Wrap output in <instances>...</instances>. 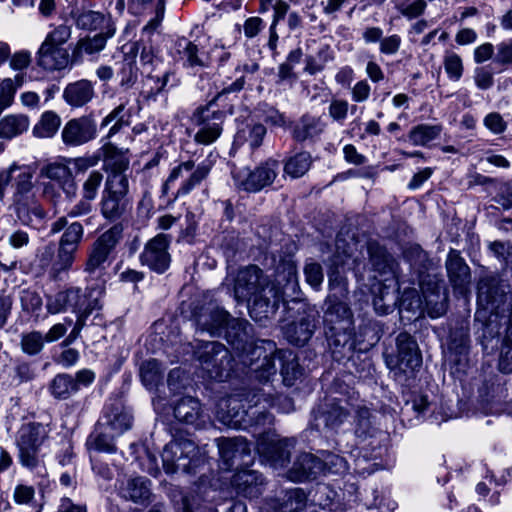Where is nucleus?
I'll use <instances>...</instances> for the list:
<instances>
[{
  "instance_id": "5fc2aeb1",
  "label": "nucleus",
  "mask_w": 512,
  "mask_h": 512,
  "mask_svg": "<svg viewBox=\"0 0 512 512\" xmlns=\"http://www.w3.org/2000/svg\"><path fill=\"white\" fill-rule=\"evenodd\" d=\"M322 465L324 466V471L322 474H343L348 469V462L345 458L340 455L323 451L321 452V457H319Z\"/></svg>"
},
{
  "instance_id": "6ab92c4d",
  "label": "nucleus",
  "mask_w": 512,
  "mask_h": 512,
  "mask_svg": "<svg viewBox=\"0 0 512 512\" xmlns=\"http://www.w3.org/2000/svg\"><path fill=\"white\" fill-rule=\"evenodd\" d=\"M369 262L374 271L373 278L378 282L395 281V262L393 258L375 241L368 243Z\"/></svg>"
},
{
  "instance_id": "58836bf2",
  "label": "nucleus",
  "mask_w": 512,
  "mask_h": 512,
  "mask_svg": "<svg viewBox=\"0 0 512 512\" xmlns=\"http://www.w3.org/2000/svg\"><path fill=\"white\" fill-rule=\"evenodd\" d=\"M67 309L80 315L81 313L91 314L94 310L100 309L98 298H91L82 293L80 288L71 287L64 291Z\"/></svg>"
},
{
  "instance_id": "338daca9",
  "label": "nucleus",
  "mask_w": 512,
  "mask_h": 512,
  "mask_svg": "<svg viewBox=\"0 0 512 512\" xmlns=\"http://www.w3.org/2000/svg\"><path fill=\"white\" fill-rule=\"evenodd\" d=\"M304 275L306 282L312 288L319 289L324 279L323 269L319 263L313 260L307 261L304 267Z\"/></svg>"
},
{
  "instance_id": "864d4df0",
  "label": "nucleus",
  "mask_w": 512,
  "mask_h": 512,
  "mask_svg": "<svg viewBox=\"0 0 512 512\" xmlns=\"http://www.w3.org/2000/svg\"><path fill=\"white\" fill-rule=\"evenodd\" d=\"M76 383L69 374H58L51 382L50 390L54 397L58 399H67L76 393Z\"/></svg>"
},
{
  "instance_id": "5701e85b",
  "label": "nucleus",
  "mask_w": 512,
  "mask_h": 512,
  "mask_svg": "<svg viewBox=\"0 0 512 512\" xmlns=\"http://www.w3.org/2000/svg\"><path fill=\"white\" fill-rule=\"evenodd\" d=\"M324 471V466L319 457L308 452H301L297 455L292 467L288 471V478L291 481H304L315 479Z\"/></svg>"
},
{
  "instance_id": "ea45409f",
  "label": "nucleus",
  "mask_w": 512,
  "mask_h": 512,
  "mask_svg": "<svg viewBox=\"0 0 512 512\" xmlns=\"http://www.w3.org/2000/svg\"><path fill=\"white\" fill-rule=\"evenodd\" d=\"M326 124L321 117L303 115L294 125L293 137L297 141H305L318 137L324 131Z\"/></svg>"
},
{
  "instance_id": "c85d7f7f",
  "label": "nucleus",
  "mask_w": 512,
  "mask_h": 512,
  "mask_svg": "<svg viewBox=\"0 0 512 512\" xmlns=\"http://www.w3.org/2000/svg\"><path fill=\"white\" fill-rule=\"evenodd\" d=\"M326 335L329 349L333 358L337 361L349 357L357 348L356 340L352 335V329H327Z\"/></svg>"
},
{
  "instance_id": "de8ad7c7",
  "label": "nucleus",
  "mask_w": 512,
  "mask_h": 512,
  "mask_svg": "<svg viewBox=\"0 0 512 512\" xmlns=\"http://www.w3.org/2000/svg\"><path fill=\"white\" fill-rule=\"evenodd\" d=\"M443 130L442 125L419 124L413 127L408 135L410 142L415 146H426L436 140Z\"/></svg>"
},
{
  "instance_id": "6e6552de",
  "label": "nucleus",
  "mask_w": 512,
  "mask_h": 512,
  "mask_svg": "<svg viewBox=\"0 0 512 512\" xmlns=\"http://www.w3.org/2000/svg\"><path fill=\"white\" fill-rule=\"evenodd\" d=\"M194 356L199 362L200 369L209 379L222 381L234 370L232 356L220 342H200L194 351Z\"/></svg>"
},
{
  "instance_id": "4d7b16f0",
  "label": "nucleus",
  "mask_w": 512,
  "mask_h": 512,
  "mask_svg": "<svg viewBox=\"0 0 512 512\" xmlns=\"http://www.w3.org/2000/svg\"><path fill=\"white\" fill-rule=\"evenodd\" d=\"M105 193L128 198L129 180L126 174H109L105 182Z\"/></svg>"
},
{
  "instance_id": "c9c22d12",
  "label": "nucleus",
  "mask_w": 512,
  "mask_h": 512,
  "mask_svg": "<svg viewBox=\"0 0 512 512\" xmlns=\"http://www.w3.org/2000/svg\"><path fill=\"white\" fill-rule=\"evenodd\" d=\"M103 166L109 174H126L130 160L122 150L111 143H106L101 148Z\"/></svg>"
},
{
  "instance_id": "2f4dec72",
  "label": "nucleus",
  "mask_w": 512,
  "mask_h": 512,
  "mask_svg": "<svg viewBox=\"0 0 512 512\" xmlns=\"http://www.w3.org/2000/svg\"><path fill=\"white\" fill-rule=\"evenodd\" d=\"M274 367H276V361L280 363V374L283 378L285 386H293L297 379H299L303 370L299 365L296 355L291 350H278L273 355Z\"/></svg>"
},
{
  "instance_id": "680f3d73",
  "label": "nucleus",
  "mask_w": 512,
  "mask_h": 512,
  "mask_svg": "<svg viewBox=\"0 0 512 512\" xmlns=\"http://www.w3.org/2000/svg\"><path fill=\"white\" fill-rule=\"evenodd\" d=\"M103 174L98 170H93L89 173L87 179L82 185V195L87 199H96L98 190L103 182Z\"/></svg>"
},
{
  "instance_id": "0eeeda50",
  "label": "nucleus",
  "mask_w": 512,
  "mask_h": 512,
  "mask_svg": "<svg viewBox=\"0 0 512 512\" xmlns=\"http://www.w3.org/2000/svg\"><path fill=\"white\" fill-rule=\"evenodd\" d=\"M49 433V427L38 422H26L20 426L15 436V446L22 467L36 471L44 466L41 449Z\"/></svg>"
},
{
  "instance_id": "e433bc0d",
  "label": "nucleus",
  "mask_w": 512,
  "mask_h": 512,
  "mask_svg": "<svg viewBox=\"0 0 512 512\" xmlns=\"http://www.w3.org/2000/svg\"><path fill=\"white\" fill-rule=\"evenodd\" d=\"M40 175L57 182L67 196H75L76 184L71 178L68 166L61 163H49L41 168Z\"/></svg>"
},
{
  "instance_id": "a211bd4d",
  "label": "nucleus",
  "mask_w": 512,
  "mask_h": 512,
  "mask_svg": "<svg viewBox=\"0 0 512 512\" xmlns=\"http://www.w3.org/2000/svg\"><path fill=\"white\" fill-rule=\"evenodd\" d=\"M97 127L89 117H79L69 120L63 127L61 137L68 146H80L96 137Z\"/></svg>"
},
{
  "instance_id": "412c9836",
  "label": "nucleus",
  "mask_w": 512,
  "mask_h": 512,
  "mask_svg": "<svg viewBox=\"0 0 512 512\" xmlns=\"http://www.w3.org/2000/svg\"><path fill=\"white\" fill-rule=\"evenodd\" d=\"M327 308L324 312V325L326 329L350 330L353 328V315L345 302L339 301L334 295L326 300Z\"/></svg>"
},
{
  "instance_id": "1a4fd4ad",
  "label": "nucleus",
  "mask_w": 512,
  "mask_h": 512,
  "mask_svg": "<svg viewBox=\"0 0 512 512\" xmlns=\"http://www.w3.org/2000/svg\"><path fill=\"white\" fill-rule=\"evenodd\" d=\"M163 468L168 474L182 471L191 473L204 463V455L189 439H179L165 445L162 452Z\"/></svg>"
},
{
  "instance_id": "9b49d317",
  "label": "nucleus",
  "mask_w": 512,
  "mask_h": 512,
  "mask_svg": "<svg viewBox=\"0 0 512 512\" xmlns=\"http://www.w3.org/2000/svg\"><path fill=\"white\" fill-rule=\"evenodd\" d=\"M397 355L386 356L387 366L395 375H413L422 365V356L417 342L408 333H400L396 338Z\"/></svg>"
},
{
  "instance_id": "8fccbe9b",
  "label": "nucleus",
  "mask_w": 512,
  "mask_h": 512,
  "mask_svg": "<svg viewBox=\"0 0 512 512\" xmlns=\"http://www.w3.org/2000/svg\"><path fill=\"white\" fill-rule=\"evenodd\" d=\"M60 124L61 119L55 112L45 111L33 127L32 133L37 138H51L58 131Z\"/></svg>"
},
{
  "instance_id": "13d9d810",
  "label": "nucleus",
  "mask_w": 512,
  "mask_h": 512,
  "mask_svg": "<svg viewBox=\"0 0 512 512\" xmlns=\"http://www.w3.org/2000/svg\"><path fill=\"white\" fill-rule=\"evenodd\" d=\"M443 65L448 78L452 81H459L463 75L464 67L462 58L455 52H446Z\"/></svg>"
},
{
  "instance_id": "c756f323",
  "label": "nucleus",
  "mask_w": 512,
  "mask_h": 512,
  "mask_svg": "<svg viewBox=\"0 0 512 512\" xmlns=\"http://www.w3.org/2000/svg\"><path fill=\"white\" fill-rule=\"evenodd\" d=\"M233 487L239 495L247 498L258 497L263 492L264 479L254 470H241L234 474Z\"/></svg>"
},
{
  "instance_id": "bf43d9fd",
  "label": "nucleus",
  "mask_w": 512,
  "mask_h": 512,
  "mask_svg": "<svg viewBox=\"0 0 512 512\" xmlns=\"http://www.w3.org/2000/svg\"><path fill=\"white\" fill-rule=\"evenodd\" d=\"M355 412V434L359 438H366L373 430L370 410L366 407H358Z\"/></svg>"
},
{
  "instance_id": "79ce46f5",
  "label": "nucleus",
  "mask_w": 512,
  "mask_h": 512,
  "mask_svg": "<svg viewBox=\"0 0 512 512\" xmlns=\"http://www.w3.org/2000/svg\"><path fill=\"white\" fill-rule=\"evenodd\" d=\"M29 119L25 115L10 114L0 120V139H12L28 130Z\"/></svg>"
},
{
  "instance_id": "4468645a",
  "label": "nucleus",
  "mask_w": 512,
  "mask_h": 512,
  "mask_svg": "<svg viewBox=\"0 0 512 512\" xmlns=\"http://www.w3.org/2000/svg\"><path fill=\"white\" fill-rule=\"evenodd\" d=\"M122 229L113 226L102 233L92 244L84 271L89 274L101 273L106 268L108 257L121 238Z\"/></svg>"
},
{
  "instance_id": "2eb2a0df",
  "label": "nucleus",
  "mask_w": 512,
  "mask_h": 512,
  "mask_svg": "<svg viewBox=\"0 0 512 512\" xmlns=\"http://www.w3.org/2000/svg\"><path fill=\"white\" fill-rule=\"evenodd\" d=\"M169 244L170 237L167 234H157L145 244L139 255L140 263L158 274L164 273L171 262L168 252Z\"/></svg>"
},
{
  "instance_id": "f257e3e1",
  "label": "nucleus",
  "mask_w": 512,
  "mask_h": 512,
  "mask_svg": "<svg viewBox=\"0 0 512 512\" xmlns=\"http://www.w3.org/2000/svg\"><path fill=\"white\" fill-rule=\"evenodd\" d=\"M242 395L222 398L216 406V418L223 425L233 429L248 430L256 438V450L274 468H283L289 463L293 438H281L270 428L273 416L268 409L277 407L283 413L294 410L292 400L287 396H274L270 390L253 388Z\"/></svg>"
},
{
  "instance_id": "473e14b6",
  "label": "nucleus",
  "mask_w": 512,
  "mask_h": 512,
  "mask_svg": "<svg viewBox=\"0 0 512 512\" xmlns=\"http://www.w3.org/2000/svg\"><path fill=\"white\" fill-rule=\"evenodd\" d=\"M120 495L122 498L137 504H148L152 495L151 482L144 477L128 479L120 487Z\"/></svg>"
},
{
  "instance_id": "f704fd0d",
  "label": "nucleus",
  "mask_w": 512,
  "mask_h": 512,
  "mask_svg": "<svg viewBox=\"0 0 512 512\" xmlns=\"http://www.w3.org/2000/svg\"><path fill=\"white\" fill-rule=\"evenodd\" d=\"M307 505V495L301 488L285 491L282 498L268 503V510L273 512H300Z\"/></svg>"
},
{
  "instance_id": "69168bd1",
  "label": "nucleus",
  "mask_w": 512,
  "mask_h": 512,
  "mask_svg": "<svg viewBox=\"0 0 512 512\" xmlns=\"http://www.w3.org/2000/svg\"><path fill=\"white\" fill-rule=\"evenodd\" d=\"M404 257L410 263V265L419 273L426 267L428 256L426 252L419 246H410L404 252Z\"/></svg>"
},
{
  "instance_id": "393cba45",
  "label": "nucleus",
  "mask_w": 512,
  "mask_h": 512,
  "mask_svg": "<svg viewBox=\"0 0 512 512\" xmlns=\"http://www.w3.org/2000/svg\"><path fill=\"white\" fill-rule=\"evenodd\" d=\"M115 33L113 24L107 25V31H101L93 37H85L78 40L71 54V63L79 64L82 62L83 54L92 55L102 51L108 38H111Z\"/></svg>"
},
{
  "instance_id": "4be33fe9",
  "label": "nucleus",
  "mask_w": 512,
  "mask_h": 512,
  "mask_svg": "<svg viewBox=\"0 0 512 512\" xmlns=\"http://www.w3.org/2000/svg\"><path fill=\"white\" fill-rule=\"evenodd\" d=\"M176 51L183 67L194 72L208 67L209 56L204 49L199 48L187 38H180L176 42Z\"/></svg>"
},
{
  "instance_id": "49530a36",
  "label": "nucleus",
  "mask_w": 512,
  "mask_h": 512,
  "mask_svg": "<svg viewBox=\"0 0 512 512\" xmlns=\"http://www.w3.org/2000/svg\"><path fill=\"white\" fill-rule=\"evenodd\" d=\"M131 113L126 108V103H120L115 107L101 122L100 128H104L113 123L110 127L107 138H111L118 133L124 126L130 124Z\"/></svg>"
},
{
  "instance_id": "7c9ffc66",
  "label": "nucleus",
  "mask_w": 512,
  "mask_h": 512,
  "mask_svg": "<svg viewBox=\"0 0 512 512\" xmlns=\"http://www.w3.org/2000/svg\"><path fill=\"white\" fill-rule=\"evenodd\" d=\"M175 418L182 423L193 425L196 428L205 423V415L198 399L187 396L181 398L173 409Z\"/></svg>"
},
{
  "instance_id": "39448f33",
  "label": "nucleus",
  "mask_w": 512,
  "mask_h": 512,
  "mask_svg": "<svg viewBox=\"0 0 512 512\" xmlns=\"http://www.w3.org/2000/svg\"><path fill=\"white\" fill-rule=\"evenodd\" d=\"M245 77L242 75L233 83L224 87L215 99L204 106L197 107L191 115V124L197 128L194 141L200 145L214 143L222 134L225 112L216 107L215 101L220 95L238 92L243 89Z\"/></svg>"
},
{
  "instance_id": "9d476101",
  "label": "nucleus",
  "mask_w": 512,
  "mask_h": 512,
  "mask_svg": "<svg viewBox=\"0 0 512 512\" xmlns=\"http://www.w3.org/2000/svg\"><path fill=\"white\" fill-rule=\"evenodd\" d=\"M211 168L212 163L208 160L202 161L197 166L192 160L181 162L171 170L164 183V188L168 189L175 183V181L182 179L177 190V195H188L208 177Z\"/></svg>"
},
{
  "instance_id": "aec40b11",
  "label": "nucleus",
  "mask_w": 512,
  "mask_h": 512,
  "mask_svg": "<svg viewBox=\"0 0 512 512\" xmlns=\"http://www.w3.org/2000/svg\"><path fill=\"white\" fill-rule=\"evenodd\" d=\"M132 419L130 412L120 402L116 401L104 407L103 415L98 422L100 428L106 427L114 435L120 436L130 429Z\"/></svg>"
},
{
  "instance_id": "a18cd8bd",
  "label": "nucleus",
  "mask_w": 512,
  "mask_h": 512,
  "mask_svg": "<svg viewBox=\"0 0 512 512\" xmlns=\"http://www.w3.org/2000/svg\"><path fill=\"white\" fill-rule=\"evenodd\" d=\"M115 437H118V435H114L112 431L106 427L100 428L98 423L96 430L89 436L87 445L89 449H93L98 452L115 453Z\"/></svg>"
},
{
  "instance_id": "4c0bfd02",
  "label": "nucleus",
  "mask_w": 512,
  "mask_h": 512,
  "mask_svg": "<svg viewBox=\"0 0 512 512\" xmlns=\"http://www.w3.org/2000/svg\"><path fill=\"white\" fill-rule=\"evenodd\" d=\"M314 329L315 319L310 316H304L297 321L287 324L284 327V335L290 343L302 346L312 337Z\"/></svg>"
},
{
  "instance_id": "dca6fc26",
  "label": "nucleus",
  "mask_w": 512,
  "mask_h": 512,
  "mask_svg": "<svg viewBox=\"0 0 512 512\" xmlns=\"http://www.w3.org/2000/svg\"><path fill=\"white\" fill-rule=\"evenodd\" d=\"M279 166L278 161L268 160L253 171H238L234 178L241 189L248 192H258L273 183L278 174Z\"/></svg>"
},
{
  "instance_id": "f3484780",
  "label": "nucleus",
  "mask_w": 512,
  "mask_h": 512,
  "mask_svg": "<svg viewBox=\"0 0 512 512\" xmlns=\"http://www.w3.org/2000/svg\"><path fill=\"white\" fill-rule=\"evenodd\" d=\"M193 317L198 329L208 332L211 336L222 335L232 320L228 311L213 303L195 311Z\"/></svg>"
},
{
  "instance_id": "b1692460",
  "label": "nucleus",
  "mask_w": 512,
  "mask_h": 512,
  "mask_svg": "<svg viewBox=\"0 0 512 512\" xmlns=\"http://www.w3.org/2000/svg\"><path fill=\"white\" fill-rule=\"evenodd\" d=\"M504 297L498 288L489 279H482L478 284L477 304L478 310L475 318L486 317L487 314H498L500 302Z\"/></svg>"
},
{
  "instance_id": "a19ab883",
  "label": "nucleus",
  "mask_w": 512,
  "mask_h": 512,
  "mask_svg": "<svg viewBox=\"0 0 512 512\" xmlns=\"http://www.w3.org/2000/svg\"><path fill=\"white\" fill-rule=\"evenodd\" d=\"M129 205L128 198L116 196L109 193H102L100 202L101 214L108 220L119 219L126 211Z\"/></svg>"
},
{
  "instance_id": "6e6d98bb",
  "label": "nucleus",
  "mask_w": 512,
  "mask_h": 512,
  "mask_svg": "<svg viewBox=\"0 0 512 512\" xmlns=\"http://www.w3.org/2000/svg\"><path fill=\"white\" fill-rule=\"evenodd\" d=\"M46 342L43 334L40 331H31L21 335V349L30 356L39 354Z\"/></svg>"
},
{
  "instance_id": "bb28decb",
  "label": "nucleus",
  "mask_w": 512,
  "mask_h": 512,
  "mask_svg": "<svg viewBox=\"0 0 512 512\" xmlns=\"http://www.w3.org/2000/svg\"><path fill=\"white\" fill-rule=\"evenodd\" d=\"M216 441L220 457L227 468L232 467L236 459L246 463L245 458L251 454L250 444L243 437L220 438Z\"/></svg>"
},
{
  "instance_id": "09e8293b",
  "label": "nucleus",
  "mask_w": 512,
  "mask_h": 512,
  "mask_svg": "<svg viewBox=\"0 0 512 512\" xmlns=\"http://www.w3.org/2000/svg\"><path fill=\"white\" fill-rule=\"evenodd\" d=\"M76 26L84 30H100L107 31V25L113 24L102 13L88 10L81 12L75 19Z\"/></svg>"
},
{
  "instance_id": "ddd939ff",
  "label": "nucleus",
  "mask_w": 512,
  "mask_h": 512,
  "mask_svg": "<svg viewBox=\"0 0 512 512\" xmlns=\"http://www.w3.org/2000/svg\"><path fill=\"white\" fill-rule=\"evenodd\" d=\"M349 406L346 399L326 397L313 410L314 426L318 430L338 429L350 414Z\"/></svg>"
},
{
  "instance_id": "0e129e2a",
  "label": "nucleus",
  "mask_w": 512,
  "mask_h": 512,
  "mask_svg": "<svg viewBox=\"0 0 512 512\" xmlns=\"http://www.w3.org/2000/svg\"><path fill=\"white\" fill-rule=\"evenodd\" d=\"M426 7L427 4L425 0H413L410 3L400 0L396 3V9L408 19L421 16L424 13Z\"/></svg>"
},
{
  "instance_id": "72a5a7b5",
  "label": "nucleus",
  "mask_w": 512,
  "mask_h": 512,
  "mask_svg": "<svg viewBox=\"0 0 512 512\" xmlns=\"http://www.w3.org/2000/svg\"><path fill=\"white\" fill-rule=\"evenodd\" d=\"M95 95L93 84L85 79L68 84L63 91L65 102L79 108L89 103Z\"/></svg>"
},
{
  "instance_id": "774afa93",
  "label": "nucleus",
  "mask_w": 512,
  "mask_h": 512,
  "mask_svg": "<svg viewBox=\"0 0 512 512\" xmlns=\"http://www.w3.org/2000/svg\"><path fill=\"white\" fill-rule=\"evenodd\" d=\"M137 66L134 55H126L121 64L120 76L122 85H132L137 79Z\"/></svg>"
},
{
  "instance_id": "a878e982",
  "label": "nucleus",
  "mask_w": 512,
  "mask_h": 512,
  "mask_svg": "<svg viewBox=\"0 0 512 512\" xmlns=\"http://www.w3.org/2000/svg\"><path fill=\"white\" fill-rule=\"evenodd\" d=\"M446 270L451 284L460 294H464L470 283V268L456 250H450L446 260Z\"/></svg>"
},
{
  "instance_id": "3c124183",
  "label": "nucleus",
  "mask_w": 512,
  "mask_h": 512,
  "mask_svg": "<svg viewBox=\"0 0 512 512\" xmlns=\"http://www.w3.org/2000/svg\"><path fill=\"white\" fill-rule=\"evenodd\" d=\"M164 369L156 359L143 362L140 366V377L143 385L152 390L158 386L163 379Z\"/></svg>"
},
{
  "instance_id": "20e7f679",
  "label": "nucleus",
  "mask_w": 512,
  "mask_h": 512,
  "mask_svg": "<svg viewBox=\"0 0 512 512\" xmlns=\"http://www.w3.org/2000/svg\"><path fill=\"white\" fill-rule=\"evenodd\" d=\"M36 169L30 165H22L20 172L13 178L12 208L17 219L23 225H32L35 220H42L46 212L38 197L33 182Z\"/></svg>"
},
{
  "instance_id": "603ef678",
  "label": "nucleus",
  "mask_w": 512,
  "mask_h": 512,
  "mask_svg": "<svg viewBox=\"0 0 512 512\" xmlns=\"http://www.w3.org/2000/svg\"><path fill=\"white\" fill-rule=\"evenodd\" d=\"M311 163V155L308 152H300L287 160L284 171L292 178H299L310 169Z\"/></svg>"
},
{
  "instance_id": "7ed1b4c3",
  "label": "nucleus",
  "mask_w": 512,
  "mask_h": 512,
  "mask_svg": "<svg viewBox=\"0 0 512 512\" xmlns=\"http://www.w3.org/2000/svg\"><path fill=\"white\" fill-rule=\"evenodd\" d=\"M227 342L237 353L239 362L258 381L268 382L276 375L273 355L276 344L271 340H255L253 326L245 319L232 318L224 331Z\"/></svg>"
},
{
  "instance_id": "f8f14e48",
  "label": "nucleus",
  "mask_w": 512,
  "mask_h": 512,
  "mask_svg": "<svg viewBox=\"0 0 512 512\" xmlns=\"http://www.w3.org/2000/svg\"><path fill=\"white\" fill-rule=\"evenodd\" d=\"M70 37L71 27L65 24L51 31L39 49L41 64L49 69L64 68L69 61L68 55L58 47L66 43Z\"/></svg>"
},
{
  "instance_id": "052dcab7",
  "label": "nucleus",
  "mask_w": 512,
  "mask_h": 512,
  "mask_svg": "<svg viewBox=\"0 0 512 512\" xmlns=\"http://www.w3.org/2000/svg\"><path fill=\"white\" fill-rule=\"evenodd\" d=\"M178 494L180 496L178 510L181 512H218L214 507L201 503L198 497L183 496L180 491Z\"/></svg>"
},
{
  "instance_id": "cd10ccee",
  "label": "nucleus",
  "mask_w": 512,
  "mask_h": 512,
  "mask_svg": "<svg viewBox=\"0 0 512 512\" xmlns=\"http://www.w3.org/2000/svg\"><path fill=\"white\" fill-rule=\"evenodd\" d=\"M371 292L374 309L380 315L392 312L399 301L396 282H377L372 286Z\"/></svg>"
},
{
  "instance_id": "e2e57ef3",
  "label": "nucleus",
  "mask_w": 512,
  "mask_h": 512,
  "mask_svg": "<svg viewBox=\"0 0 512 512\" xmlns=\"http://www.w3.org/2000/svg\"><path fill=\"white\" fill-rule=\"evenodd\" d=\"M349 108L350 105L347 100L333 98L328 106V115L333 121L343 125L347 119Z\"/></svg>"
},
{
  "instance_id": "423d86ee",
  "label": "nucleus",
  "mask_w": 512,
  "mask_h": 512,
  "mask_svg": "<svg viewBox=\"0 0 512 512\" xmlns=\"http://www.w3.org/2000/svg\"><path fill=\"white\" fill-rule=\"evenodd\" d=\"M63 230L58 242L56 259L51 266V274L57 278L62 272L68 271L75 259L84 237V227L80 222L68 224L65 216L57 218L50 225V234L55 235Z\"/></svg>"
},
{
  "instance_id": "c03bdc74",
  "label": "nucleus",
  "mask_w": 512,
  "mask_h": 512,
  "mask_svg": "<svg viewBox=\"0 0 512 512\" xmlns=\"http://www.w3.org/2000/svg\"><path fill=\"white\" fill-rule=\"evenodd\" d=\"M382 328L379 322L369 320L359 327L358 334L354 337L359 350H367L375 346L381 336Z\"/></svg>"
},
{
  "instance_id": "f03ea898",
  "label": "nucleus",
  "mask_w": 512,
  "mask_h": 512,
  "mask_svg": "<svg viewBox=\"0 0 512 512\" xmlns=\"http://www.w3.org/2000/svg\"><path fill=\"white\" fill-rule=\"evenodd\" d=\"M233 281L236 301L247 302L250 316L258 322L273 316L284 297L294 296L298 291L297 269L292 263L277 272V284L256 265L239 269Z\"/></svg>"
},
{
  "instance_id": "37998d69",
  "label": "nucleus",
  "mask_w": 512,
  "mask_h": 512,
  "mask_svg": "<svg viewBox=\"0 0 512 512\" xmlns=\"http://www.w3.org/2000/svg\"><path fill=\"white\" fill-rule=\"evenodd\" d=\"M382 455V449L379 448L375 453L368 456L365 449L351 452L354 457V471L362 476L370 475L381 468L380 463L376 460Z\"/></svg>"
}]
</instances>
